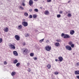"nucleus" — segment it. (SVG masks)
<instances>
[{
	"label": "nucleus",
	"instance_id": "1",
	"mask_svg": "<svg viewBox=\"0 0 79 79\" xmlns=\"http://www.w3.org/2000/svg\"><path fill=\"white\" fill-rule=\"evenodd\" d=\"M22 52L23 54H27L29 52V51L28 50L27 48H23L22 50Z\"/></svg>",
	"mask_w": 79,
	"mask_h": 79
},
{
	"label": "nucleus",
	"instance_id": "2",
	"mask_svg": "<svg viewBox=\"0 0 79 79\" xmlns=\"http://www.w3.org/2000/svg\"><path fill=\"white\" fill-rule=\"evenodd\" d=\"M15 44H10L9 46V47H10V48L11 49H13V50H15V49L16 48L15 47Z\"/></svg>",
	"mask_w": 79,
	"mask_h": 79
},
{
	"label": "nucleus",
	"instance_id": "3",
	"mask_svg": "<svg viewBox=\"0 0 79 79\" xmlns=\"http://www.w3.org/2000/svg\"><path fill=\"white\" fill-rule=\"evenodd\" d=\"M22 25L24 26V27H26L28 25V23L27 22L24 21L22 22Z\"/></svg>",
	"mask_w": 79,
	"mask_h": 79
},
{
	"label": "nucleus",
	"instance_id": "4",
	"mask_svg": "<svg viewBox=\"0 0 79 79\" xmlns=\"http://www.w3.org/2000/svg\"><path fill=\"white\" fill-rule=\"evenodd\" d=\"M45 49L47 51H49L51 50V47L49 46L48 45H47L45 47Z\"/></svg>",
	"mask_w": 79,
	"mask_h": 79
},
{
	"label": "nucleus",
	"instance_id": "5",
	"mask_svg": "<svg viewBox=\"0 0 79 79\" xmlns=\"http://www.w3.org/2000/svg\"><path fill=\"white\" fill-rule=\"evenodd\" d=\"M15 38L18 41L20 40V37L19 35H16L15 36Z\"/></svg>",
	"mask_w": 79,
	"mask_h": 79
},
{
	"label": "nucleus",
	"instance_id": "6",
	"mask_svg": "<svg viewBox=\"0 0 79 79\" xmlns=\"http://www.w3.org/2000/svg\"><path fill=\"white\" fill-rule=\"evenodd\" d=\"M65 48L67 50H69V51H71V50H72V48H71V47L70 46H66L65 47Z\"/></svg>",
	"mask_w": 79,
	"mask_h": 79
},
{
	"label": "nucleus",
	"instance_id": "7",
	"mask_svg": "<svg viewBox=\"0 0 79 79\" xmlns=\"http://www.w3.org/2000/svg\"><path fill=\"white\" fill-rule=\"evenodd\" d=\"M64 39H66L68 38H70V36L68 34H65L63 37Z\"/></svg>",
	"mask_w": 79,
	"mask_h": 79
},
{
	"label": "nucleus",
	"instance_id": "8",
	"mask_svg": "<svg viewBox=\"0 0 79 79\" xmlns=\"http://www.w3.org/2000/svg\"><path fill=\"white\" fill-rule=\"evenodd\" d=\"M58 59L59 60V61L61 62L63 60V58L62 57L59 56L58 57Z\"/></svg>",
	"mask_w": 79,
	"mask_h": 79
},
{
	"label": "nucleus",
	"instance_id": "9",
	"mask_svg": "<svg viewBox=\"0 0 79 79\" xmlns=\"http://www.w3.org/2000/svg\"><path fill=\"white\" fill-rule=\"evenodd\" d=\"M44 13L46 15H48L50 14V12L48 10H45Z\"/></svg>",
	"mask_w": 79,
	"mask_h": 79
},
{
	"label": "nucleus",
	"instance_id": "10",
	"mask_svg": "<svg viewBox=\"0 0 79 79\" xmlns=\"http://www.w3.org/2000/svg\"><path fill=\"white\" fill-rule=\"evenodd\" d=\"M33 4V1L32 0H30L29 1V5L30 6H32V5Z\"/></svg>",
	"mask_w": 79,
	"mask_h": 79
},
{
	"label": "nucleus",
	"instance_id": "11",
	"mask_svg": "<svg viewBox=\"0 0 79 79\" xmlns=\"http://www.w3.org/2000/svg\"><path fill=\"white\" fill-rule=\"evenodd\" d=\"M13 54L15 56H18V54L16 51H14L13 52Z\"/></svg>",
	"mask_w": 79,
	"mask_h": 79
},
{
	"label": "nucleus",
	"instance_id": "12",
	"mask_svg": "<svg viewBox=\"0 0 79 79\" xmlns=\"http://www.w3.org/2000/svg\"><path fill=\"white\" fill-rule=\"evenodd\" d=\"M74 31L72 30L70 31V34L71 35H73L74 34Z\"/></svg>",
	"mask_w": 79,
	"mask_h": 79
},
{
	"label": "nucleus",
	"instance_id": "13",
	"mask_svg": "<svg viewBox=\"0 0 79 79\" xmlns=\"http://www.w3.org/2000/svg\"><path fill=\"white\" fill-rule=\"evenodd\" d=\"M9 31V29L8 27H6V28L4 29V31L6 32H7Z\"/></svg>",
	"mask_w": 79,
	"mask_h": 79
},
{
	"label": "nucleus",
	"instance_id": "14",
	"mask_svg": "<svg viewBox=\"0 0 79 79\" xmlns=\"http://www.w3.org/2000/svg\"><path fill=\"white\" fill-rule=\"evenodd\" d=\"M75 74L76 75H79V71H76L74 72Z\"/></svg>",
	"mask_w": 79,
	"mask_h": 79
},
{
	"label": "nucleus",
	"instance_id": "15",
	"mask_svg": "<svg viewBox=\"0 0 79 79\" xmlns=\"http://www.w3.org/2000/svg\"><path fill=\"white\" fill-rule=\"evenodd\" d=\"M47 67L49 69H50L51 68V65L50 64H48L47 65Z\"/></svg>",
	"mask_w": 79,
	"mask_h": 79
},
{
	"label": "nucleus",
	"instance_id": "16",
	"mask_svg": "<svg viewBox=\"0 0 79 79\" xmlns=\"http://www.w3.org/2000/svg\"><path fill=\"white\" fill-rule=\"evenodd\" d=\"M55 45L56 47H58V46H60V43H56L55 44Z\"/></svg>",
	"mask_w": 79,
	"mask_h": 79
},
{
	"label": "nucleus",
	"instance_id": "17",
	"mask_svg": "<svg viewBox=\"0 0 79 79\" xmlns=\"http://www.w3.org/2000/svg\"><path fill=\"white\" fill-rule=\"evenodd\" d=\"M18 60L16 59L14 61L13 63H14V64H16L18 63Z\"/></svg>",
	"mask_w": 79,
	"mask_h": 79
},
{
	"label": "nucleus",
	"instance_id": "18",
	"mask_svg": "<svg viewBox=\"0 0 79 79\" xmlns=\"http://www.w3.org/2000/svg\"><path fill=\"white\" fill-rule=\"evenodd\" d=\"M15 74H16V72H12L11 73V75L12 76H15Z\"/></svg>",
	"mask_w": 79,
	"mask_h": 79
},
{
	"label": "nucleus",
	"instance_id": "19",
	"mask_svg": "<svg viewBox=\"0 0 79 79\" xmlns=\"http://www.w3.org/2000/svg\"><path fill=\"white\" fill-rule=\"evenodd\" d=\"M23 27V26L21 25H19L18 26V28L19 29H21Z\"/></svg>",
	"mask_w": 79,
	"mask_h": 79
},
{
	"label": "nucleus",
	"instance_id": "20",
	"mask_svg": "<svg viewBox=\"0 0 79 79\" xmlns=\"http://www.w3.org/2000/svg\"><path fill=\"white\" fill-rule=\"evenodd\" d=\"M24 15L26 16V17H27L28 16V14L27 13L25 12V13H24Z\"/></svg>",
	"mask_w": 79,
	"mask_h": 79
},
{
	"label": "nucleus",
	"instance_id": "21",
	"mask_svg": "<svg viewBox=\"0 0 79 79\" xmlns=\"http://www.w3.org/2000/svg\"><path fill=\"white\" fill-rule=\"evenodd\" d=\"M72 16V15H71V14H70L69 13L67 15V16H68V17H71Z\"/></svg>",
	"mask_w": 79,
	"mask_h": 79
},
{
	"label": "nucleus",
	"instance_id": "22",
	"mask_svg": "<svg viewBox=\"0 0 79 79\" xmlns=\"http://www.w3.org/2000/svg\"><path fill=\"white\" fill-rule=\"evenodd\" d=\"M30 56H34V53H31L30 54Z\"/></svg>",
	"mask_w": 79,
	"mask_h": 79
},
{
	"label": "nucleus",
	"instance_id": "23",
	"mask_svg": "<svg viewBox=\"0 0 79 79\" xmlns=\"http://www.w3.org/2000/svg\"><path fill=\"white\" fill-rule=\"evenodd\" d=\"M76 66H79V62H77L76 64H75Z\"/></svg>",
	"mask_w": 79,
	"mask_h": 79
},
{
	"label": "nucleus",
	"instance_id": "24",
	"mask_svg": "<svg viewBox=\"0 0 79 79\" xmlns=\"http://www.w3.org/2000/svg\"><path fill=\"white\" fill-rule=\"evenodd\" d=\"M33 18H37V15L35 14H34L33 15Z\"/></svg>",
	"mask_w": 79,
	"mask_h": 79
},
{
	"label": "nucleus",
	"instance_id": "25",
	"mask_svg": "<svg viewBox=\"0 0 79 79\" xmlns=\"http://www.w3.org/2000/svg\"><path fill=\"white\" fill-rule=\"evenodd\" d=\"M20 65V63H18L16 64V66H17V67H18Z\"/></svg>",
	"mask_w": 79,
	"mask_h": 79
},
{
	"label": "nucleus",
	"instance_id": "26",
	"mask_svg": "<svg viewBox=\"0 0 79 79\" xmlns=\"http://www.w3.org/2000/svg\"><path fill=\"white\" fill-rule=\"evenodd\" d=\"M56 41H57L58 42H61V40L60 39L57 40H56Z\"/></svg>",
	"mask_w": 79,
	"mask_h": 79
},
{
	"label": "nucleus",
	"instance_id": "27",
	"mask_svg": "<svg viewBox=\"0 0 79 79\" xmlns=\"http://www.w3.org/2000/svg\"><path fill=\"white\" fill-rule=\"evenodd\" d=\"M34 11L36 12H38V11H39V10H38L37 9H35Z\"/></svg>",
	"mask_w": 79,
	"mask_h": 79
},
{
	"label": "nucleus",
	"instance_id": "28",
	"mask_svg": "<svg viewBox=\"0 0 79 79\" xmlns=\"http://www.w3.org/2000/svg\"><path fill=\"white\" fill-rule=\"evenodd\" d=\"M32 18V15H30L29 17V18L31 19Z\"/></svg>",
	"mask_w": 79,
	"mask_h": 79
},
{
	"label": "nucleus",
	"instance_id": "29",
	"mask_svg": "<svg viewBox=\"0 0 79 79\" xmlns=\"http://www.w3.org/2000/svg\"><path fill=\"white\" fill-rule=\"evenodd\" d=\"M69 44L70 45H72V44H73V42H72V41L69 42Z\"/></svg>",
	"mask_w": 79,
	"mask_h": 79
},
{
	"label": "nucleus",
	"instance_id": "30",
	"mask_svg": "<svg viewBox=\"0 0 79 79\" xmlns=\"http://www.w3.org/2000/svg\"><path fill=\"white\" fill-rule=\"evenodd\" d=\"M58 73H59V72H55L54 73L55 74H56V75H57V74H58Z\"/></svg>",
	"mask_w": 79,
	"mask_h": 79
},
{
	"label": "nucleus",
	"instance_id": "31",
	"mask_svg": "<svg viewBox=\"0 0 79 79\" xmlns=\"http://www.w3.org/2000/svg\"><path fill=\"white\" fill-rule=\"evenodd\" d=\"M44 39H43L41 40H40V42L41 43H42V42H43V41H44Z\"/></svg>",
	"mask_w": 79,
	"mask_h": 79
},
{
	"label": "nucleus",
	"instance_id": "32",
	"mask_svg": "<svg viewBox=\"0 0 79 79\" xmlns=\"http://www.w3.org/2000/svg\"><path fill=\"white\" fill-rule=\"evenodd\" d=\"M3 42V40L2 38H0V43H2Z\"/></svg>",
	"mask_w": 79,
	"mask_h": 79
},
{
	"label": "nucleus",
	"instance_id": "33",
	"mask_svg": "<svg viewBox=\"0 0 79 79\" xmlns=\"http://www.w3.org/2000/svg\"><path fill=\"white\" fill-rule=\"evenodd\" d=\"M70 46L72 48H74V45L73 44H72V45H70Z\"/></svg>",
	"mask_w": 79,
	"mask_h": 79
},
{
	"label": "nucleus",
	"instance_id": "34",
	"mask_svg": "<svg viewBox=\"0 0 79 79\" xmlns=\"http://www.w3.org/2000/svg\"><path fill=\"white\" fill-rule=\"evenodd\" d=\"M19 9H22V10H24V8L23 6H20L19 7Z\"/></svg>",
	"mask_w": 79,
	"mask_h": 79
},
{
	"label": "nucleus",
	"instance_id": "35",
	"mask_svg": "<svg viewBox=\"0 0 79 79\" xmlns=\"http://www.w3.org/2000/svg\"><path fill=\"white\" fill-rule=\"evenodd\" d=\"M57 18H60L61 17V15H58L57 16Z\"/></svg>",
	"mask_w": 79,
	"mask_h": 79
},
{
	"label": "nucleus",
	"instance_id": "36",
	"mask_svg": "<svg viewBox=\"0 0 79 79\" xmlns=\"http://www.w3.org/2000/svg\"><path fill=\"white\" fill-rule=\"evenodd\" d=\"M64 34L62 33L61 35V37H63V36H64Z\"/></svg>",
	"mask_w": 79,
	"mask_h": 79
},
{
	"label": "nucleus",
	"instance_id": "37",
	"mask_svg": "<svg viewBox=\"0 0 79 79\" xmlns=\"http://www.w3.org/2000/svg\"><path fill=\"white\" fill-rule=\"evenodd\" d=\"M29 35L28 34H27L25 35V37H28Z\"/></svg>",
	"mask_w": 79,
	"mask_h": 79
},
{
	"label": "nucleus",
	"instance_id": "38",
	"mask_svg": "<svg viewBox=\"0 0 79 79\" xmlns=\"http://www.w3.org/2000/svg\"><path fill=\"white\" fill-rule=\"evenodd\" d=\"M47 2H52V0H47Z\"/></svg>",
	"mask_w": 79,
	"mask_h": 79
},
{
	"label": "nucleus",
	"instance_id": "39",
	"mask_svg": "<svg viewBox=\"0 0 79 79\" xmlns=\"http://www.w3.org/2000/svg\"><path fill=\"white\" fill-rule=\"evenodd\" d=\"M4 64H7V63L6 61H5L4 62Z\"/></svg>",
	"mask_w": 79,
	"mask_h": 79
},
{
	"label": "nucleus",
	"instance_id": "40",
	"mask_svg": "<svg viewBox=\"0 0 79 79\" xmlns=\"http://www.w3.org/2000/svg\"><path fill=\"white\" fill-rule=\"evenodd\" d=\"M22 45H26V43H22Z\"/></svg>",
	"mask_w": 79,
	"mask_h": 79
},
{
	"label": "nucleus",
	"instance_id": "41",
	"mask_svg": "<svg viewBox=\"0 0 79 79\" xmlns=\"http://www.w3.org/2000/svg\"><path fill=\"white\" fill-rule=\"evenodd\" d=\"M22 4L23 6H25V5H26L25 4H24V2H23Z\"/></svg>",
	"mask_w": 79,
	"mask_h": 79
},
{
	"label": "nucleus",
	"instance_id": "42",
	"mask_svg": "<svg viewBox=\"0 0 79 79\" xmlns=\"http://www.w3.org/2000/svg\"><path fill=\"white\" fill-rule=\"evenodd\" d=\"M60 14H62V13H63V11H60Z\"/></svg>",
	"mask_w": 79,
	"mask_h": 79
},
{
	"label": "nucleus",
	"instance_id": "43",
	"mask_svg": "<svg viewBox=\"0 0 79 79\" xmlns=\"http://www.w3.org/2000/svg\"><path fill=\"white\" fill-rule=\"evenodd\" d=\"M34 60H37V58L36 57H35L34 58Z\"/></svg>",
	"mask_w": 79,
	"mask_h": 79
},
{
	"label": "nucleus",
	"instance_id": "44",
	"mask_svg": "<svg viewBox=\"0 0 79 79\" xmlns=\"http://www.w3.org/2000/svg\"><path fill=\"white\" fill-rule=\"evenodd\" d=\"M46 43H48V42H50V40H47L46 41Z\"/></svg>",
	"mask_w": 79,
	"mask_h": 79
},
{
	"label": "nucleus",
	"instance_id": "45",
	"mask_svg": "<svg viewBox=\"0 0 79 79\" xmlns=\"http://www.w3.org/2000/svg\"><path fill=\"white\" fill-rule=\"evenodd\" d=\"M76 77L77 78V79H79V75L77 76Z\"/></svg>",
	"mask_w": 79,
	"mask_h": 79
},
{
	"label": "nucleus",
	"instance_id": "46",
	"mask_svg": "<svg viewBox=\"0 0 79 79\" xmlns=\"http://www.w3.org/2000/svg\"><path fill=\"white\" fill-rule=\"evenodd\" d=\"M32 9H30L29 10V11L30 12H32Z\"/></svg>",
	"mask_w": 79,
	"mask_h": 79
},
{
	"label": "nucleus",
	"instance_id": "47",
	"mask_svg": "<svg viewBox=\"0 0 79 79\" xmlns=\"http://www.w3.org/2000/svg\"><path fill=\"white\" fill-rule=\"evenodd\" d=\"M28 72H31V69H28Z\"/></svg>",
	"mask_w": 79,
	"mask_h": 79
},
{
	"label": "nucleus",
	"instance_id": "48",
	"mask_svg": "<svg viewBox=\"0 0 79 79\" xmlns=\"http://www.w3.org/2000/svg\"><path fill=\"white\" fill-rule=\"evenodd\" d=\"M22 21H26V19H23Z\"/></svg>",
	"mask_w": 79,
	"mask_h": 79
},
{
	"label": "nucleus",
	"instance_id": "49",
	"mask_svg": "<svg viewBox=\"0 0 79 79\" xmlns=\"http://www.w3.org/2000/svg\"><path fill=\"white\" fill-rule=\"evenodd\" d=\"M40 9H42V8H43V7H40Z\"/></svg>",
	"mask_w": 79,
	"mask_h": 79
},
{
	"label": "nucleus",
	"instance_id": "50",
	"mask_svg": "<svg viewBox=\"0 0 79 79\" xmlns=\"http://www.w3.org/2000/svg\"><path fill=\"white\" fill-rule=\"evenodd\" d=\"M55 61H58V59H55Z\"/></svg>",
	"mask_w": 79,
	"mask_h": 79
},
{
	"label": "nucleus",
	"instance_id": "51",
	"mask_svg": "<svg viewBox=\"0 0 79 79\" xmlns=\"http://www.w3.org/2000/svg\"><path fill=\"white\" fill-rule=\"evenodd\" d=\"M69 2H71V1H69L68 2V3H69Z\"/></svg>",
	"mask_w": 79,
	"mask_h": 79
},
{
	"label": "nucleus",
	"instance_id": "52",
	"mask_svg": "<svg viewBox=\"0 0 79 79\" xmlns=\"http://www.w3.org/2000/svg\"><path fill=\"white\" fill-rule=\"evenodd\" d=\"M38 0H34V1H35H35H38Z\"/></svg>",
	"mask_w": 79,
	"mask_h": 79
},
{
	"label": "nucleus",
	"instance_id": "53",
	"mask_svg": "<svg viewBox=\"0 0 79 79\" xmlns=\"http://www.w3.org/2000/svg\"><path fill=\"white\" fill-rule=\"evenodd\" d=\"M0 58H1V57L0 56Z\"/></svg>",
	"mask_w": 79,
	"mask_h": 79
}]
</instances>
